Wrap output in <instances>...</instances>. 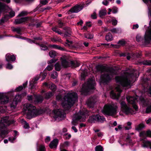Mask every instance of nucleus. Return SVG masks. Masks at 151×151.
Masks as SVG:
<instances>
[{"instance_id":"1","label":"nucleus","mask_w":151,"mask_h":151,"mask_svg":"<svg viewBox=\"0 0 151 151\" xmlns=\"http://www.w3.org/2000/svg\"><path fill=\"white\" fill-rule=\"evenodd\" d=\"M26 108L28 111L26 115V117L29 119L42 114L45 112L43 109H37L35 106L30 104L27 105Z\"/></svg>"},{"instance_id":"2","label":"nucleus","mask_w":151,"mask_h":151,"mask_svg":"<svg viewBox=\"0 0 151 151\" xmlns=\"http://www.w3.org/2000/svg\"><path fill=\"white\" fill-rule=\"evenodd\" d=\"M77 99L78 96L76 93H70L67 97V100L62 103L63 107L66 110H69L73 105Z\"/></svg>"},{"instance_id":"3","label":"nucleus","mask_w":151,"mask_h":151,"mask_svg":"<svg viewBox=\"0 0 151 151\" xmlns=\"http://www.w3.org/2000/svg\"><path fill=\"white\" fill-rule=\"evenodd\" d=\"M115 79L117 83L123 87H127L130 85L131 81L127 76H116Z\"/></svg>"},{"instance_id":"4","label":"nucleus","mask_w":151,"mask_h":151,"mask_svg":"<svg viewBox=\"0 0 151 151\" xmlns=\"http://www.w3.org/2000/svg\"><path fill=\"white\" fill-rule=\"evenodd\" d=\"M90 112L88 110L85 109L83 111L81 112L80 115L77 114L75 117L73 118V122L76 123L78 121L81 122H84L86 119V116H89Z\"/></svg>"},{"instance_id":"5","label":"nucleus","mask_w":151,"mask_h":151,"mask_svg":"<svg viewBox=\"0 0 151 151\" xmlns=\"http://www.w3.org/2000/svg\"><path fill=\"white\" fill-rule=\"evenodd\" d=\"M96 82L92 78H89L87 81V84H83L82 87V91L83 92L87 93L90 90L95 89V86Z\"/></svg>"},{"instance_id":"6","label":"nucleus","mask_w":151,"mask_h":151,"mask_svg":"<svg viewBox=\"0 0 151 151\" xmlns=\"http://www.w3.org/2000/svg\"><path fill=\"white\" fill-rule=\"evenodd\" d=\"M61 64L62 67L65 68L68 67H77L80 65V63L77 61L67 60L65 59H62L61 60Z\"/></svg>"},{"instance_id":"7","label":"nucleus","mask_w":151,"mask_h":151,"mask_svg":"<svg viewBox=\"0 0 151 151\" xmlns=\"http://www.w3.org/2000/svg\"><path fill=\"white\" fill-rule=\"evenodd\" d=\"M104 113L108 116H112L117 113L116 109L111 105H106L104 106Z\"/></svg>"},{"instance_id":"8","label":"nucleus","mask_w":151,"mask_h":151,"mask_svg":"<svg viewBox=\"0 0 151 151\" xmlns=\"http://www.w3.org/2000/svg\"><path fill=\"white\" fill-rule=\"evenodd\" d=\"M88 121V122L91 123L95 122L102 123L106 121V119L103 116H101L99 114H96L90 116Z\"/></svg>"},{"instance_id":"9","label":"nucleus","mask_w":151,"mask_h":151,"mask_svg":"<svg viewBox=\"0 0 151 151\" xmlns=\"http://www.w3.org/2000/svg\"><path fill=\"white\" fill-rule=\"evenodd\" d=\"M9 117L6 116L0 120V129L6 128L7 126L14 123V120H10L8 119Z\"/></svg>"},{"instance_id":"10","label":"nucleus","mask_w":151,"mask_h":151,"mask_svg":"<svg viewBox=\"0 0 151 151\" xmlns=\"http://www.w3.org/2000/svg\"><path fill=\"white\" fill-rule=\"evenodd\" d=\"M120 105L121 110L126 115L129 114H132L135 112L134 110L128 106L124 101H122L120 103Z\"/></svg>"},{"instance_id":"11","label":"nucleus","mask_w":151,"mask_h":151,"mask_svg":"<svg viewBox=\"0 0 151 151\" xmlns=\"http://www.w3.org/2000/svg\"><path fill=\"white\" fill-rule=\"evenodd\" d=\"M15 13L13 11H11L9 13V15L6 14L2 17L0 20V24L4 23L5 22L7 21L10 18H12L15 15Z\"/></svg>"},{"instance_id":"12","label":"nucleus","mask_w":151,"mask_h":151,"mask_svg":"<svg viewBox=\"0 0 151 151\" xmlns=\"http://www.w3.org/2000/svg\"><path fill=\"white\" fill-rule=\"evenodd\" d=\"M84 5L81 4H77L71 8L68 12V14H69L70 12L71 13H78L83 9Z\"/></svg>"},{"instance_id":"13","label":"nucleus","mask_w":151,"mask_h":151,"mask_svg":"<svg viewBox=\"0 0 151 151\" xmlns=\"http://www.w3.org/2000/svg\"><path fill=\"white\" fill-rule=\"evenodd\" d=\"M111 80L110 75L107 73H105L101 76V82L103 83H106Z\"/></svg>"},{"instance_id":"14","label":"nucleus","mask_w":151,"mask_h":151,"mask_svg":"<svg viewBox=\"0 0 151 151\" xmlns=\"http://www.w3.org/2000/svg\"><path fill=\"white\" fill-rule=\"evenodd\" d=\"M53 112L55 119L63 118L64 116V112L61 109H55L53 111Z\"/></svg>"},{"instance_id":"15","label":"nucleus","mask_w":151,"mask_h":151,"mask_svg":"<svg viewBox=\"0 0 151 151\" xmlns=\"http://www.w3.org/2000/svg\"><path fill=\"white\" fill-rule=\"evenodd\" d=\"M9 100V97L3 93H0V103L1 104L7 103Z\"/></svg>"},{"instance_id":"16","label":"nucleus","mask_w":151,"mask_h":151,"mask_svg":"<svg viewBox=\"0 0 151 151\" xmlns=\"http://www.w3.org/2000/svg\"><path fill=\"white\" fill-rule=\"evenodd\" d=\"M139 136L144 139H146L148 137H151V130H148L146 132L145 131H141L139 133Z\"/></svg>"},{"instance_id":"17","label":"nucleus","mask_w":151,"mask_h":151,"mask_svg":"<svg viewBox=\"0 0 151 151\" xmlns=\"http://www.w3.org/2000/svg\"><path fill=\"white\" fill-rule=\"evenodd\" d=\"M144 138H141L140 140L142 141V146L144 148H150L151 149V141L146 140Z\"/></svg>"},{"instance_id":"18","label":"nucleus","mask_w":151,"mask_h":151,"mask_svg":"<svg viewBox=\"0 0 151 151\" xmlns=\"http://www.w3.org/2000/svg\"><path fill=\"white\" fill-rule=\"evenodd\" d=\"M145 43V44H149L151 41V29L149 30L144 36Z\"/></svg>"},{"instance_id":"19","label":"nucleus","mask_w":151,"mask_h":151,"mask_svg":"<svg viewBox=\"0 0 151 151\" xmlns=\"http://www.w3.org/2000/svg\"><path fill=\"white\" fill-rule=\"evenodd\" d=\"M96 101L95 100L93 97H90L86 101V104L88 106L89 108H93Z\"/></svg>"},{"instance_id":"20","label":"nucleus","mask_w":151,"mask_h":151,"mask_svg":"<svg viewBox=\"0 0 151 151\" xmlns=\"http://www.w3.org/2000/svg\"><path fill=\"white\" fill-rule=\"evenodd\" d=\"M6 61L9 63L14 62L16 60V57L14 55H11L9 53H7L5 56Z\"/></svg>"},{"instance_id":"21","label":"nucleus","mask_w":151,"mask_h":151,"mask_svg":"<svg viewBox=\"0 0 151 151\" xmlns=\"http://www.w3.org/2000/svg\"><path fill=\"white\" fill-rule=\"evenodd\" d=\"M39 78L38 77H35L29 82V88L33 89L35 87V84L37 83V81L39 79Z\"/></svg>"},{"instance_id":"22","label":"nucleus","mask_w":151,"mask_h":151,"mask_svg":"<svg viewBox=\"0 0 151 151\" xmlns=\"http://www.w3.org/2000/svg\"><path fill=\"white\" fill-rule=\"evenodd\" d=\"M63 29L65 31L64 34V37H70L72 35L71 29L70 27H64Z\"/></svg>"},{"instance_id":"23","label":"nucleus","mask_w":151,"mask_h":151,"mask_svg":"<svg viewBox=\"0 0 151 151\" xmlns=\"http://www.w3.org/2000/svg\"><path fill=\"white\" fill-rule=\"evenodd\" d=\"M28 17H22L19 19H15V23L16 24H20L23 22H24L28 21L29 19Z\"/></svg>"},{"instance_id":"24","label":"nucleus","mask_w":151,"mask_h":151,"mask_svg":"<svg viewBox=\"0 0 151 151\" xmlns=\"http://www.w3.org/2000/svg\"><path fill=\"white\" fill-rule=\"evenodd\" d=\"M58 143V139H55L50 142L49 145V146L51 148L56 147Z\"/></svg>"},{"instance_id":"25","label":"nucleus","mask_w":151,"mask_h":151,"mask_svg":"<svg viewBox=\"0 0 151 151\" xmlns=\"http://www.w3.org/2000/svg\"><path fill=\"white\" fill-rule=\"evenodd\" d=\"M127 99L129 103L133 104L136 103V99L132 96H129L127 98Z\"/></svg>"},{"instance_id":"26","label":"nucleus","mask_w":151,"mask_h":151,"mask_svg":"<svg viewBox=\"0 0 151 151\" xmlns=\"http://www.w3.org/2000/svg\"><path fill=\"white\" fill-rule=\"evenodd\" d=\"M6 6L5 3L0 2V16L2 13L4 12L6 10Z\"/></svg>"},{"instance_id":"27","label":"nucleus","mask_w":151,"mask_h":151,"mask_svg":"<svg viewBox=\"0 0 151 151\" xmlns=\"http://www.w3.org/2000/svg\"><path fill=\"white\" fill-rule=\"evenodd\" d=\"M24 93L16 95L14 98L15 101L17 102H20L22 99L24 97Z\"/></svg>"},{"instance_id":"28","label":"nucleus","mask_w":151,"mask_h":151,"mask_svg":"<svg viewBox=\"0 0 151 151\" xmlns=\"http://www.w3.org/2000/svg\"><path fill=\"white\" fill-rule=\"evenodd\" d=\"M97 71L102 73L105 71L106 70V67L103 65H98L96 66Z\"/></svg>"},{"instance_id":"29","label":"nucleus","mask_w":151,"mask_h":151,"mask_svg":"<svg viewBox=\"0 0 151 151\" xmlns=\"http://www.w3.org/2000/svg\"><path fill=\"white\" fill-rule=\"evenodd\" d=\"M37 151H46L45 146L42 145H39L38 143L37 144Z\"/></svg>"},{"instance_id":"30","label":"nucleus","mask_w":151,"mask_h":151,"mask_svg":"<svg viewBox=\"0 0 151 151\" xmlns=\"http://www.w3.org/2000/svg\"><path fill=\"white\" fill-rule=\"evenodd\" d=\"M113 40V37L112 34L110 32L107 33L105 36V40L107 42H109L112 41Z\"/></svg>"},{"instance_id":"31","label":"nucleus","mask_w":151,"mask_h":151,"mask_svg":"<svg viewBox=\"0 0 151 151\" xmlns=\"http://www.w3.org/2000/svg\"><path fill=\"white\" fill-rule=\"evenodd\" d=\"M50 47L55 48L61 51H65V50L64 48L61 47L60 46L56 45H49Z\"/></svg>"},{"instance_id":"32","label":"nucleus","mask_w":151,"mask_h":151,"mask_svg":"<svg viewBox=\"0 0 151 151\" xmlns=\"http://www.w3.org/2000/svg\"><path fill=\"white\" fill-rule=\"evenodd\" d=\"M110 95L114 99H118L120 97V93L116 94L113 91H111L110 92Z\"/></svg>"},{"instance_id":"33","label":"nucleus","mask_w":151,"mask_h":151,"mask_svg":"<svg viewBox=\"0 0 151 151\" xmlns=\"http://www.w3.org/2000/svg\"><path fill=\"white\" fill-rule=\"evenodd\" d=\"M53 93L52 92H48L45 93L43 96L45 99H48L53 95Z\"/></svg>"},{"instance_id":"34","label":"nucleus","mask_w":151,"mask_h":151,"mask_svg":"<svg viewBox=\"0 0 151 151\" xmlns=\"http://www.w3.org/2000/svg\"><path fill=\"white\" fill-rule=\"evenodd\" d=\"M9 132L7 129H0V136L1 137L5 136L8 134Z\"/></svg>"},{"instance_id":"35","label":"nucleus","mask_w":151,"mask_h":151,"mask_svg":"<svg viewBox=\"0 0 151 151\" xmlns=\"http://www.w3.org/2000/svg\"><path fill=\"white\" fill-rule=\"evenodd\" d=\"M107 71L110 73L111 76H113L116 74V70L112 67L108 69Z\"/></svg>"},{"instance_id":"36","label":"nucleus","mask_w":151,"mask_h":151,"mask_svg":"<svg viewBox=\"0 0 151 151\" xmlns=\"http://www.w3.org/2000/svg\"><path fill=\"white\" fill-rule=\"evenodd\" d=\"M49 56L51 58H54L57 55V53L55 51L53 50H51L49 52Z\"/></svg>"},{"instance_id":"37","label":"nucleus","mask_w":151,"mask_h":151,"mask_svg":"<svg viewBox=\"0 0 151 151\" xmlns=\"http://www.w3.org/2000/svg\"><path fill=\"white\" fill-rule=\"evenodd\" d=\"M144 124L142 123L139 124L137 127H136L135 129L137 131H140L145 127Z\"/></svg>"},{"instance_id":"38","label":"nucleus","mask_w":151,"mask_h":151,"mask_svg":"<svg viewBox=\"0 0 151 151\" xmlns=\"http://www.w3.org/2000/svg\"><path fill=\"white\" fill-rule=\"evenodd\" d=\"M55 69L56 71H59L62 68L61 65L58 63H57L54 65Z\"/></svg>"},{"instance_id":"39","label":"nucleus","mask_w":151,"mask_h":151,"mask_svg":"<svg viewBox=\"0 0 151 151\" xmlns=\"http://www.w3.org/2000/svg\"><path fill=\"white\" fill-rule=\"evenodd\" d=\"M107 11L106 9H101L99 12V15L100 17L105 16L106 14Z\"/></svg>"},{"instance_id":"40","label":"nucleus","mask_w":151,"mask_h":151,"mask_svg":"<svg viewBox=\"0 0 151 151\" xmlns=\"http://www.w3.org/2000/svg\"><path fill=\"white\" fill-rule=\"evenodd\" d=\"M85 37L88 39H91L93 38V35L91 33H87L85 34Z\"/></svg>"},{"instance_id":"41","label":"nucleus","mask_w":151,"mask_h":151,"mask_svg":"<svg viewBox=\"0 0 151 151\" xmlns=\"http://www.w3.org/2000/svg\"><path fill=\"white\" fill-rule=\"evenodd\" d=\"M13 32H17V33L19 35H21V29L19 28H14V29L12 30Z\"/></svg>"},{"instance_id":"42","label":"nucleus","mask_w":151,"mask_h":151,"mask_svg":"<svg viewBox=\"0 0 151 151\" xmlns=\"http://www.w3.org/2000/svg\"><path fill=\"white\" fill-rule=\"evenodd\" d=\"M125 141L128 142L130 145L132 144V140L131 139V136L129 134H128Z\"/></svg>"},{"instance_id":"43","label":"nucleus","mask_w":151,"mask_h":151,"mask_svg":"<svg viewBox=\"0 0 151 151\" xmlns=\"http://www.w3.org/2000/svg\"><path fill=\"white\" fill-rule=\"evenodd\" d=\"M35 99L38 103H42L43 100L42 97L40 96H37L35 98Z\"/></svg>"},{"instance_id":"44","label":"nucleus","mask_w":151,"mask_h":151,"mask_svg":"<svg viewBox=\"0 0 151 151\" xmlns=\"http://www.w3.org/2000/svg\"><path fill=\"white\" fill-rule=\"evenodd\" d=\"M95 150L96 151H103V147L100 145H97L95 147Z\"/></svg>"},{"instance_id":"45","label":"nucleus","mask_w":151,"mask_h":151,"mask_svg":"<svg viewBox=\"0 0 151 151\" xmlns=\"http://www.w3.org/2000/svg\"><path fill=\"white\" fill-rule=\"evenodd\" d=\"M136 39L137 42H139L143 40V37H142L141 36L137 35L136 36Z\"/></svg>"},{"instance_id":"46","label":"nucleus","mask_w":151,"mask_h":151,"mask_svg":"<svg viewBox=\"0 0 151 151\" xmlns=\"http://www.w3.org/2000/svg\"><path fill=\"white\" fill-rule=\"evenodd\" d=\"M118 44H120L121 45L124 46L126 44V42L124 40L122 39L119 40L118 42Z\"/></svg>"},{"instance_id":"47","label":"nucleus","mask_w":151,"mask_h":151,"mask_svg":"<svg viewBox=\"0 0 151 151\" xmlns=\"http://www.w3.org/2000/svg\"><path fill=\"white\" fill-rule=\"evenodd\" d=\"M40 45H41L40 47H41V50H42L45 51V50H48V47L46 45H45L43 44H42Z\"/></svg>"},{"instance_id":"48","label":"nucleus","mask_w":151,"mask_h":151,"mask_svg":"<svg viewBox=\"0 0 151 151\" xmlns=\"http://www.w3.org/2000/svg\"><path fill=\"white\" fill-rule=\"evenodd\" d=\"M57 60V59L53 58L52 59L48 61L47 63L48 64H52L53 63H55Z\"/></svg>"},{"instance_id":"49","label":"nucleus","mask_w":151,"mask_h":151,"mask_svg":"<svg viewBox=\"0 0 151 151\" xmlns=\"http://www.w3.org/2000/svg\"><path fill=\"white\" fill-rule=\"evenodd\" d=\"M27 15V12H25L22 11L17 16V17H21L26 16Z\"/></svg>"},{"instance_id":"50","label":"nucleus","mask_w":151,"mask_h":151,"mask_svg":"<svg viewBox=\"0 0 151 151\" xmlns=\"http://www.w3.org/2000/svg\"><path fill=\"white\" fill-rule=\"evenodd\" d=\"M68 133H65L64 135V138L66 139H69L71 137V135L70 134L67 135Z\"/></svg>"},{"instance_id":"51","label":"nucleus","mask_w":151,"mask_h":151,"mask_svg":"<svg viewBox=\"0 0 151 151\" xmlns=\"http://www.w3.org/2000/svg\"><path fill=\"white\" fill-rule=\"evenodd\" d=\"M24 40H26L30 44H32V43H35V41L34 40H33L29 38H27L26 37Z\"/></svg>"},{"instance_id":"52","label":"nucleus","mask_w":151,"mask_h":151,"mask_svg":"<svg viewBox=\"0 0 151 151\" xmlns=\"http://www.w3.org/2000/svg\"><path fill=\"white\" fill-rule=\"evenodd\" d=\"M23 89V87L22 86H19L18 87H17L15 90V91L16 92H19V91L22 90Z\"/></svg>"},{"instance_id":"53","label":"nucleus","mask_w":151,"mask_h":151,"mask_svg":"<svg viewBox=\"0 0 151 151\" xmlns=\"http://www.w3.org/2000/svg\"><path fill=\"white\" fill-rule=\"evenodd\" d=\"M111 22H112V24L114 26L116 25L118 22L117 20L115 19H112L111 20Z\"/></svg>"},{"instance_id":"54","label":"nucleus","mask_w":151,"mask_h":151,"mask_svg":"<svg viewBox=\"0 0 151 151\" xmlns=\"http://www.w3.org/2000/svg\"><path fill=\"white\" fill-rule=\"evenodd\" d=\"M140 100L142 103H143V104L144 105H145L147 104L146 100L143 97H142L140 99Z\"/></svg>"},{"instance_id":"55","label":"nucleus","mask_w":151,"mask_h":151,"mask_svg":"<svg viewBox=\"0 0 151 151\" xmlns=\"http://www.w3.org/2000/svg\"><path fill=\"white\" fill-rule=\"evenodd\" d=\"M6 68L9 69H11L13 68V66L12 65L9 63L6 65Z\"/></svg>"},{"instance_id":"56","label":"nucleus","mask_w":151,"mask_h":151,"mask_svg":"<svg viewBox=\"0 0 151 151\" xmlns=\"http://www.w3.org/2000/svg\"><path fill=\"white\" fill-rule=\"evenodd\" d=\"M53 67L54 66L53 65L50 64V65H48L46 68L48 71H50L53 68Z\"/></svg>"},{"instance_id":"57","label":"nucleus","mask_w":151,"mask_h":151,"mask_svg":"<svg viewBox=\"0 0 151 151\" xmlns=\"http://www.w3.org/2000/svg\"><path fill=\"white\" fill-rule=\"evenodd\" d=\"M33 39L35 40H38L40 41H41L42 40L43 38L41 36L38 37H34L33 38Z\"/></svg>"},{"instance_id":"58","label":"nucleus","mask_w":151,"mask_h":151,"mask_svg":"<svg viewBox=\"0 0 151 151\" xmlns=\"http://www.w3.org/2000/svg\"><path fill=\"white\" fill-rule=\"evenodd\" d=\"M58 25L59 28H62L65 25V24L61 21H59Z\"/></svg>"},{"instance_id":"59","label":"nucleus","mask_w":151,"mask_h":151,"mask_svg":"<svg viewBox=\"0 0 151 151\" xmlns=\"http://www.w3.org/2000/svg\"><path fill=\"white\" fill-rule=\"evenodd\" d=\"M150 112H151V105L147 107L146 110V113H148Z\"/></svg>"},{"instance_id":"60","label":"nucleus","mask_w":151,"mask_h":151,"mask_svg":"<svg viewBox=\"0 0 151 151\" xmlns=\"http://www.w3.org/2000/svg\"><path fill=\"white\" fill-rule=\"evenodd\" d=\"M110 31L113 33H116L118 32V30L116 28H114L111 29Z\"/></svg>"},{"instance_id":"61","label":"nucleus","mask_w":151,"mask_h":151,"mask_svg":"<svg viewBox=\"0 0 151 151\" xmlns=\"http://www.w3.org/2000/svg\"><path fill=\"white\" fill-rule=\"evenodd\" d=\"M118 8L116 7H114L112 9V13L114 14L118 12Z\"/></svg>"},{"instance_id":"62","label":"nucleus","mask_w":151,"mask_h":151,"mask_svg":"<svg viewBox=\"0 0 151 151\" xmlns=\"http://www.w3.org/2000/svg\"><path fill=\"white\" fill-rule=\"evenodd\" d=\"M86 76L87 75L86 73L84 72L81 73V77L82 80H85V78Z\"/></svg>"},{"instance_id":"63","label":"nucleus","mask_w":151,"mask_h":151,"mask_svg":"<svg viewBox=\"0 0 151 151\" xmlns=\"http://www.w3.org/2000/svg\"><path fill=\"white\" fill-rule=\"evenodd\" d=\"M48 2L47 0H42L40 1V3L43 5L46 4Z\"/></svg>"},{"instance_id":"64","label":"nucleus","mask_w":151,"mask_h":151,"mask_svg":"<svg viewBox=\"0 0 151 151\" xmlns=\"http://www.w3.org/2000/svg\"><path fill=\"white\" fill-rule=\"evenodd\" d=\"M144 64L146 65H151V60H148L145 61Z\"/></svg>"}]
</instances>
